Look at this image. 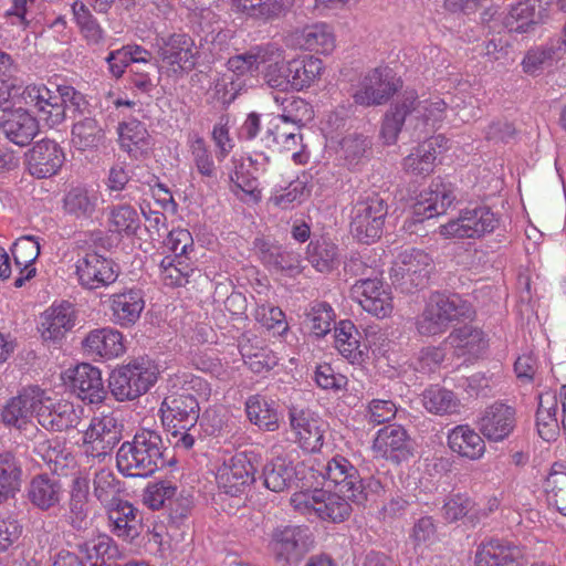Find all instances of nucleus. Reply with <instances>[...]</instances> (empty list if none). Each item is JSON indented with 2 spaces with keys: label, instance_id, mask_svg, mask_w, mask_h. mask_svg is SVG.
<instances>
[{
  "label": "nucleus",
  "instance_id": "nucleus-47",
  "mask_svg": "<svg viewBox=\"0 0 566 566\" xmlns=\"http://www.w3.org/2000/svg\"><path fill=\"white\" fill-rule=\"evenodd\" d=\"M107 230L120 238L135 237L140 229L137 210L127 203L113 205L107 208Z\"/></svg>",
  "mask_w": 566,
  "mask_h": 566
},
{
  "label": "nucleus",
  "instance_id": "nucleus-10",
  "mask_svg": "<svg viewBox=\"0 0 566 566\" xmlns=\"http://www.w3.org/2000/svg\"><path fill=\"white\" fill-rule=\"evenodd\" d=\"M401 86L400 80L386 65L368 71L361 78L353 98L357 105L377 106L387 103Z\"/></svg>",
  "mask_w": 566,
  "mask_h": 566
},
{
  "label": "nucleus",
  "instance_id": "nucleus-43",
  "mask_svg": "<svg viewBox=\"0 0 566 566\" xmlns=\"http://www.w3.org/2000/svg\"><path fill=\"white\" fill-rule=\"evenodd\" d=\"M11 252L15 268L19 270L14 286L21 287L36 273L34 262L40 254V243L34 237H21L13 243Z\"/></svg>",
  "mask_w": 566,
  "mask_h": 566
},
{
  "label": "nucleus",
  "instance_id": "nucleus-8",
  "mask_svg": "<svg viewBox=\"0 0 566 566\" xmlns=\"http://www.w3.org/2000/svg\"><path fill=\"white\" fill-rule=\"evenodd\" d=\"M387 214L388 205L377 193L357 200L350 211L352 235L364 244L376 242L382 234Z\"/></svg>",
  "mask_w": 566,
  "mask_h": 566
},
{
  "label": "nucleus",
  "instance_id": "nucleus-12",
  "mask_svg": "<svg viewBox=\"0 0 566 566\" xmlns=\"http://www.w3.org/2000/svg\"><path fill=\"white\" fill-rule=\"evenodd\" d=\"M294 442L306 452H318L324 446L328 423L310 409L292 407L289 410Z\"/></svg>",
  "mask_w": 566,
  "mask_h": 566
},
{
  "label": "nucleus",
  "instance_id": "nucleus-63",
  "mask_svg": "<svg viewBox=\"0 0 566 566\" xmlns=\"http://www.w3.org/2000/svg\"><path fill=\"white\" fill-rule=\"evenodd\" d=\"M105 133L98 122L92 117H85L72 127V144L82 150L95 148L103 143Z\"/></svg>",
  "mask_w": 566,
  "mask_h": 566
},
{
  "label": "nucleus",
  "instance_id": "nucleus-55",
  "mask_svg": "<svg viewBox=\"0 0 566 566\" xmlns=\"http://www.w3.org/2000/svg\"><path fill=\"white\" fill-rule=\"evenodd\" d=\"M80 552L82 566H107L116 557L117 546L107 535H99L85 542Z\"/></svg>",
  "mask_w": 566,
  "mask_h": 566
},
{
  "label": "nucleus",
  "instance_id": "nucleus-34",
  "mask_svg": "<svg viewBox=\"0 0 566 566\" xmlns=\"http://www.w3.org/2000/svg\"><path fill=\"white\" fill-rule=\"evenodd\" d=\"M90 515V479L86 474H76L71 482L66 520L75 530H84L88 525Z\"/></svg>",
  "mask_w": 566,
  "mask_h": 566
},
{
  "label": "nucleus",
  "instance_id": "nucleus-62",
  "mask_svg": "<svg viewBox=\"0 0 566 566\" xmlns=\"http://www.w3.org/2000/svg\"><path fill=\"white\" fill-rule=\"evenodd\" d=\"M274 50H276L280 55H274L275 57L266 61L262 76L271 88L287 92L290 91V72L287 71L290 61H285V51L275 43Z\"/></svg>",
  "mask_w": 566,
  "mask_h": 566
},
{
  "label": "nucleus",
  "instance_id": "nucleus-6",
  "mask_svg": "<svg viewBox=\"0 0 566 566\" xmlns=\"http://www.w3.org/2000/svg\"><path fill=\"white\" fill-rule=\"evenodd\" d=\"M346 496L323 489H307L295 492L290 499L293 509L307 517L316 516L323 521L340 523L352 513Z\"/></svg>",
  "mask_w": 566,
  "mask_h": 566
},
{
  "label": "nucleus",
  "instance_id": "nucleus-61",
  "mask_svg": "<svg viewBox=\"0 0 566 566\" xmlns=\"http://www.w3.org/2000/svg\"><path fill=\"white\" fill-rule=\"evenodd\" d=\"M190 158L197 172L208 179L217 176V167L206 140L198 134L190 135L187 140Z\"/></svg>",
  "mask_w": 566,
  "mask_h": 566
},
{
  "label": "nucleus",
  "instance_id": "nucleus-18",
  "mask_svg": "<svg viewBox=\"0 0 566 566\" xmlns=\"http://www.w3.org/2000/svg\"><path fill=\"white\" fill-rule=\"evenodd\" d=\"M22 98L49 127H55L64 122V106L55 90H50L42 83L30 84L23 90Z\"/></svg>",
  "mask_w": 566,
  "mask_h": 566
},
{
  "label": "nucleus",
  "instance_id": "nucleus-19",
  "mask_svg": "<svg viewBox=\"0 0 566 566\" xmlns=\"http://www.w3.org/2000/svg\"><path fill=\"white\" fill-rule=\"evenodd\" d=\"M476 426L489 441H503L516 427V410L512 406L495 401L481 412Z\"/></svg>",
  "mask_w": 566,
  "mask_h": 566
},
{
  "label": "nucleus",
  "instance_id": "nucleus-13",
  "mask_svg": "<svg viewBox=\"0 0 566 566\" xmlns=\"http://www.w3.org/2000/svg\"><path fill=\"white\" fill-rule=\"evenodd\" d=\"M75 275L83 289L94 291L116 282L118 271L112 259L97 252H86L75 262Z\"/></svg>",
  "mask_w": 566,
  "mask_h": 566
},
{
  "label": "nucleus",
  "instance_id": "nucleus-22",
  "mask_svg": "<svg viewBox=\"0 0 566 566\" xmlns=\"http://www.w3.org/2000/svg\"><path fill=\"white\" fill-rule=\"evenodd\" d=\"M454 187L441 180H433L422 190L413 205V216L418 221L444 214L455 201Z\"/></svg>",
  "mask_w": 566,
  "mask_h": 566
},
{
  "label": "nucleus",
  "instance_id": "nucleus-17",
  "mask_svg": "<svg viewBox=\"0 0 566 566\" xmlns=\"http://www.w3.org/2000/svg\"><path fill=\"white\" fill-rule=\"evenodd\" d=\"M107 303L112 323L122 328L135 326L146 306L143 290L135 286L111 294Z\"/></svg>",
  "mask_w": 566,
  "mask_h": 566
},
{
  "label": "nucleus",
  "instance_id": "nucleus-35",
  "mask_svg": "<svg viewBox=\"0 0 566 566\" xmlns=\"http://www.w3.org/2000/svg\"><path fill=\"white\" fill-rule=\"evenodd\" d=\"M447 342L454 349L459 357L476 358L489 348L486 333L473 325H463L454 328L448 336Z\"/></svg>",
  "mask_w": 566,
  "mask_h": 566
},
{
  "label": "nucleus",
  "instance_id": "nucleus-64",
  "mask_svg": "<svg viewBox=\"0 0 566 566\" xmlns=\"http://www.w3.org/2000/svg\"><path fill=\"white\" fill-rule=\"evenodd\" d=\"M192 272L189 258L165 256L160 262V279L167 286H182Z\"/></svg>",
  "mask_w": 566,
  "mask_h": 566
},
{
  "label": "nucleus",
  "instance_id": "nucleus-7",
  "mask_svg": "<svg viewBox=\"0 0 566 566\" xmlns=\"http://www.w3.org/2000/svg\"><path fill=\"white\" fill-rule=\"evenodd\" d=\"M314 534L305 525H279L270 534L268 552L284 566L297 564L314 547Z\"/></svg>",
  "mask_w": 566,
  "mask_h": 566
},
{
  "label": "nucleus",
  "instance_id": "nucleus-25",
  "mask_svg": "<svg viewBox=\"0 0 566 566\" xmlns=\"http://www.w3.org/2000/svg\"><path fill=\"white\" fill-rule=\"evenodd\" d=\"M85 354L94 359L111 360L126 352L124 335L114 327L95 328L82 340Z\"/></svg>",
  "mask_w": 566,
  "mask_h": 566
},
{
  "label": "nucleus",
  "instance_id": "nucleus-9",
  "mask_svg": "<svg viewBox=\"0 0 566 566\" xmlns=\"http://www.w3.org/2000/svg\"><path fill=\"white\" fill-rule=\"evenodd\" d=\"M122 438V424L114 412L94 416L82 432L81 449L87 458L99 462L111 457Z\"/></svg>",
  "mask_w": 566,
  "mask_h": 566
},
{
  "label": "nucleus",
  "instance_id": "nucleus-26",
  "mask_svg": "<svg viewBox=\"0 0 566 566\" xmlns=\"http://www.w3.org/2000/svg\"><path fill=\"white\" fill-rule=\"evenodd\" d=\"M159 54L164 65L177 74L195 67L198 50L190 35L178 33L164 42Z\"/></svg>",
  "mask_w": 566,
  "mask_h": 566
},
{
  "label": "nucleus",
  "instance_id": "nucleus-28",
  "mask_svg": "<svg viewBox=\"0 0 566 566\" xmlns=\"http://www.w3.org/2000/svg\"><path fill=\"white\" fill-rule=\"evenodd\" d=\"M373 451L377 457L396 462L409 458L411 448L406 429L398 424L379 429L373 442Z\"/></svg>",
  "mask_w": 566,
  "mask_h": 566
},
{
  "label": "nucleus",
  "instance_id": "nucleus-52",
  "mask_svg": "<svg viewBox=\"0 0 566 566\" xmlns=\"http://www.w3.org/2000/svg\"><path fill=\"white\" fill-rule=\"evenodd\" d=\"M73 20L87 45H99L104 42L106 32L88 7L81 0L71 6Z\"/></svg>",
  "mask_w": 566,
  "mask_h": 566
},
{
  "label": "nucleus",
  "instance_id": "nucleus-1",
  "mask_svg": "<svg viewBox=\"0 0 566 566\" xmlns=\"http://www.w3.org/2000/svg\"><path fill=\"white\" fill-rule=\"evenodd\" d=\"M211 395L210 384L195 375H185L180 390L168 395L159 408L164 427L177 437L180 430H189L199 418L198 398L208 399Z\"/></svg>",
  "mask_w": 566,
  "mask_h": 566
},
{
  "label": "nucleus",
  "instance_id": "nucleus-54",
  "mask_svg": "<svg viewBox=\"0 0 566 566\" xmlns=\"http://www.w3.org/2000/svg\"><path fill=\"white\" fill-rule=\"evenodd\" d=\"M544 492L549 506L566 516V464L555 462L544 481Z\"/></svg>",
  "mask_w": 566,
  "mask_h": 566
},
{
  "label": "nucleus",
  "instance_id": "nucleus-42",
  "mask_svg": "<svg viewBox=\"0 0 566 566\" xmlns=\"http://www.w3.org/2000/svg\"><path fill=\"white\" fill-rule=\"evenodd\" d=\"M545 15L541 0H522L511 7L503 23L510 32L526 33L542 22Z\"/></svg>",
  "mask_w": 566,
  "mask_h": 566
},
{
  "label": "nucleus",
  "instance_id": "nucleus-45",
  "mask_svg": "<svg viewBox=\"0 0 566 566\" xmlns=\"http://www.w3.org/2000/svg\"><path fill=\"white\" fill-rule=\"evenodd\" d=\"M296 39L301 49L317 54L328 55L336 48L334 31L324 22L304 27L297 32Z\"/></svg>",
  "mask_w": 566,
  "mask_h": 566
},
{
  "label": "nucleus",
  "instance_id": "nucleus-23",
  "mask_svg": "<svg viewBox=\"0 0 566 566\" xmlns=\"http://www.w3.org/2000/svg\"><path fill=\"white\" fill-rule=\"evenodd\" d=\"M43 400L36 409V419L46 430L64 431L75 428L80 423L83 413L82 407H75L67 400L53 402L45 392Z\"/></svg>",
  "mask_w": 566,
  "mask_h": 566
},
{
  "label": "nucleus",
  "instance_id": "nucleus-21",
  "mask_svg": "<svg viewBox=\"0 0 566 566\" xmlns=\"http://www.w3.org/2000/svg\"><path fill=\"white\" fill-rule=\"evenodd\" d=\"M66 379L77 397L87 403H102L106 398L99 368L82 363L65 371Z\"/></svg>",
  "mask_w": 566,
  "mask_h": 566
},
{
  "label": "nucleus",
  "instance_id": "nucleus-49",
  "mask_svg": "<svg viewBox=\"0 0 566 566\" xmlns=\"http://www.w3.org/2000/svg\"><path fill=\"white\" fill-rule=\"evenodd\" d=\"M97 205V191L84 187L71 188L63 198L64 213L80 220L91 219Z\"/></svg>",
  "mask_w": 566,
  "mask_h": 566
},
{
  "label": "nucleus",
  "instance_id": "nucleus-30",
  "mask_svg": "<svg viewBox=\"0 0 566 566\" xmlns=\"http://www.w3.org/2000/svg\"><path fill=\"white\" fill-rule=\"evenodd\" d=\"M64 163V153L53 140L42 139L33 145L28 154V168L36 178L55 175Z\"/></svg>",
  "mask_w": 566,
  "mask_h": 566
},
{
  "label": "nucleus",
  "instance_id": "nucleus-3",
  "mask_svg": "<svg viewBox=\"0 0 566 566\" xmlns=\"http://www.w3.org/2000/svg\"><path fill=\"white\" fill-rule=\"evenodd\" d=\"M475 316L472 304L459 295L434 294L416 318V329L421 336H438L446 333L453 321L471 319Z\"/></svg>",
  "mask_w": 566,
  "mask_h": 566
},
{
  "label": "nucleus",
  "instance_id": "nucleus-44",
  "mask_svg": "<svg viewBox=\"0 0 566 566\" xmlns=\"http://www.w3.org/2000/svg\"><path fill=\"white\" fill-rule=\"evenodd\" d=\"M335 348L352 364H363L366 352L360 343V333L349 319L338 322L334 331Z\"/></svg>",
  "mask_w": 566,
  "mask_h": 566
},
{
  "label": "nucleus",
  "instance_id": "nucleus-39",
  "mask_svg": "<svg viewBox=\"0 0 566 566\" xmlns=\"http://www.w3.org/2000/svg\"><path fill=\"white\" fill-rule=\"evenodd\" d=\"M287 71L290 90L301 92L318 83L325 72V64L314 55H305L290 60Z\"/></svg>",
  "mask_w": 566,
  "mask_h": 566
},
{
  "label": "nucleus",
  "instance_id": "nucleus-46",
  "mask_svg": "<svg viewBox=\"0 0 566 566\" xmlns=\"http://www.w3.org/2000/svg\"><path fill=\"white\" fill-rule=\"evenodd\" d=\"M298 465L285 457H277L263 470L264 485L273 492H283L298 479Z\"/></svg>",
  "mask_w": 566,
  "mask_h": 566
},
{
  "label": "nucleus",
  "instance_id": "nucleus-24",
  "mask_svg": "<svg viewBox=\"0 0 566 566\" xmlns=\"http://www.w3.org/2000/svg\"><path fill=\"white\" fill-rule=\"evenodd\" d=\"M526 563L523 547L502 539L482 543L474 556L475 566H525Z\"/></svg>",
  "mask_w": 566,
  "mask_h": 566
},
{
  "label": "nucleus",
  "instance_id": "nucleus-36",
  "mask_svg": "<svg viewBox=\"0 0 566 566\" xmlns=\"http://www.w3.org/2000/svg\"><path fill=\"white\" fill-rule=\"evenodd\" d=\"M291 4L292 0H230L235 14L263 23L282 17Z\"/></svg>",
  "mask_w": 566,
  "mask_h": 566
},
{
  "label": "nucleus",
  "instance_id": "nucleus-5",
  "mask_svg": "<svg viewBox=\"0 0 566 566\" xmlns=\"http://www.w3.org/2000/svg\"><path fill=\"white\" fill-rule=\"evenodd\" d=\"M499 224L500 218L490 207H465L440 224L437 233L446 240H480L493 233Z\"/></svg>",
  "mask_w": 566,
  "mask_h": 566
},
{
  "label": "nucleus",
  "instance_id": "nucleus-59",
  "mask_svg": "<svg viewBox=\"0 0 566 566\" xmlns=\"http://www.w3.org/2000/svg\"><path fill=\"white\" fill-rule=\"evenodd\" d=\"M412 96H402L394 108L386 114L381 126V138L386 145H394L406 120L409 122L408 107L412 105Z\"/></svg>",
  "mask_w": 566,
  "mask_h": 566
},
{
  "label": "nucleus",
  "instance_id": "nucleus-2",
  "mask_svg": "<svg viewBox=\"0 0 566 566\" xmlns=\"http://www.w3.org/2000/svg\"><path fill=\"white\" fill-rule=\"evenodd\" d=\"M161 437L153 430L138 431L132 441L124 442L116 454L119 472L127 476H149L161 462Z\"/></svg>",
  "mask_w": 566,
  "mask_h": 566
},
{
  "label": "nucleus",
  "instance_id": "nucleus-38",
  "mask_svg": "<svg viewBox=\"0 0 566 566\" xmlns=\"http://www.w3.org/2000/svg\"><path fill=\"white\" fill-rule=\"evenodd\" d=\"M111 532L125 542H133L140 533L137 510L127 501L106 507Z\"/></svg>",
  "mask_w": 566,
  "mask_h": 566
},
{
  "label": "nucleus",
  "instance_id": "nucleus-50",
  "mask_svg": "<svg viewBox=\"0 0 566 566\" xmlns=\"http://www.w3.org/2000/svg\"><path fill=\"white\" fill-rule=\"evenodd\" d=\"M117 133L120 148L132 157L138 158L150 146V135L139 120L132 119L120 123Z\"/></svg>",
  "mask_w": 566,
  "mask_h": 566
},
{
  "label": "nucleus",
  "instance_id": "nucleus-40",
  "mask_svg": "<svg viewBox=\"0 0 566 566\" xmlns=\"http://www.w3.org/2000/svg\"><path fill=\"white\" fill-rule=\"evenodd\" d=\"M432 258L423 250L409 248L401 251L396 265L403 276H408L416 286L424 285L432 270Z\"/></svg>",
  "mask_w": 566,
  "mask_h": 566
},
{
  "label": "nucleus",
  "instance_id": "nucleus-60",
  "mask_svg": "<svg viewBox=\"0 0 566 566\" xmlns=\"http://www.w3.org/2000/svg\"><path fill=\"white\" fill-rule=\"evenodd\" d=\"M93 488L94 496L105 509L123 501L120 499L123 492L122 483L114 472L108 469H101L95 473Z\"/></svg>",
  "mask_w": 566,
  "mask_h": 566
},
{
  "label": "nucleus",
  "instance_id": "nucleus-15",
  "mask_svg": "<svg viewBox=\"0 0 566 566\" xmlns=\"http://www.w3.org/2000/svg\"><path fill=\"white\" fill-rule=\"evenodd\" d=\"M450 149V140L442 134L424 139L402 158L401 169L410 176L427 177L434 171L439 155Z\"/></svg>",
  "mask_w": 566,
  "mask_h": 566
},
{
  "label": "nucleus",
  "instance_id": "nucleus-11",
  "mask_svg": "<svg viewBox=\"0 0 566 566\" xmlns=\"http://www.w3.org/2000/svg\"><path fill=\"white\" fill-rule=\"evenodd\" d=\"M350 297L366 313L377 318L390 317L395 305L392 290L380 279H360L350 287Z\"/></svg>",
  "mask_w": 566,
  "mask_h": 566
},
{
  "label": "nucleus",
  "instance_id": "nucleus-58",
  "mask_svg": "<svg viewBox=\"0 0 566 566\" xmlns=\"http://www.w3.org/2000/svg\"><path fill=\"white\" fill-rule=\"evenodd\" d=\"M307 258L319 272H331L339 265L338 247L332 240L324 237L310 242Z\"/></svg>",
  "mask_w": 566,
  "mask_h": 566
},
{
  "label": "nucleus",
  "instance_id": "nucleus-29",
  "mask_svg": "<svg viewBox=\"0 0 566 566\" xmlns=\"http://www.w3.org/2000/svg\"><path fill=\"white\" fill-rule=\"evenodd\" d=\"M76 312L71 303L53 304L41 315L39 332L43 340L57 342L72 331Z\"/></svg>",
  "mask_w": 566,
  "mask_h": 566
},
{
  "label": "nucleus",
  "instance_id": "nucleus-56",
  "mask_svg": "<svg viewBox=\"0 0 566 566\" xmlns=\"http://www.w3.org/2000/svg\"><path fill=\"white\" fill-rule=\"evenodd\" d=\"M421 400L428 412L439 416L457 413L461 406L453 391L439 385L427 388L421 395Z\"/></svg>",
  "mask_w": 566,
  "mask_h": 566
},
{
  "label": "nucleus",
  "instance_id": "nucleus-57",
  "mask_svg": "<svg viewBox=\"0 0 566 566\" xmlns=\"http://www.w3.org/2000/svg\"><path fill=\"white\" fill-rule=\"evenodd\" d=\"M22 469L13 453L0 452V503L14 497L21 488Z\"/></svg>",
  "mask_w": 566,
  "mask_h": 566
},
{
  "label": "nucleus",
  "instance_id": "nucleus-53",
  "mask_svg": "<svg viewBox=\"0 0 566 566\" xmlns=\"http://www.w3.org/2000/svg\"><path fill=\"white\" fill-rule=\"evenodd\" d=\"M245 411L249 420L265 431H275L280 427L279 413L274 402L265 397L254 395L248 398Z\"/></svg>",
  "mask_w": 566,
  "mask_h": 566
},
{
  "label": "nucleus",
  "instance_id": "nucleus-37",
  "mask_svg": "<svg viewBox=\"0 0 566 566\" xmlns=\"http://www.w3.org/2000/svg\"><path fill=\"white\" fill-rule=\"evenodd\" d=\"M447 443L453 453L471 461L480 460L486 451L483 438L469 424H458L449 430Z\"/></svg>",
  "mask_w": 566,
  "mask_h": 566
},
{
  "label": "nucleus",
  "instance_id": "nucleus-32",
  "mask_svg": "<svg viewBox=\"0 0 566 566\" xmlns=\"http://www.w3.org/2000/svg\"><path fill=\"white\" fill-rule=\"evenodd\" d=\"M268 145L276 147L280 150L293 151V160L296 164L306 163L307 158L296 148L302 143L300 128L282 118L280 115L274 116L268 124L265 136Z\"/></svg>",
  "mask_w": 566,
  "mask_h": 566
},
{
  "label": "nucleus",
  "instance_id": "nucleus-31",
  "mask_svg": "<svg viewBox=\"0 0 566 566\" xmlns=\"http://www.w3.org/2000/svg\"><path fill=\"white\" fill-rule=\"evenodd\" d=\"M178 488L170 481L164 480L149 484L143 495L144 504L151 510L167 505L176 517H186L190 512L188 497L175 499Z\"/></svg>",
  "mask_w": 566,
  "mask_h": 566
},
{
  "label": "nucleus",
  "instance_id": "nucleus-33",
  "mask_svg": "<svg viewBox=\"0 0 566 566\" xmlns=\"http://www.w3.org/2000/svg\"><path fill=\"white\" fill-rule=\"evenodd\" d=\"M29 502L40 511L57 507L64 496V488L60 479L42 473L33 476L27 489Z\"/></svg>",
  "mask_w": 566,
  "mask_h": 566
},
{
  "label": "nucleus",
  "instance_id": "nucleus-20",
  "mask_svg": "<svg viewBox=\"0 0 566 566\" xmlns=\"http://www.w3.org/2000/svg\"><path fill=\"white\" fill-rule=\"evenodd\" d=\"M44 390L38 386L23 389L21 394L7 401L1 411V420L7 427L25 429L32 416L44 400Z\"/></svg>",
  "mask_w": 566,
  "mask_h": 566
},
{
  "label": "nucleus",
  "instance_id": "nucleus-4",
  "mask_svg": "<svg viewBox=\"0 0 566 566\" xmlns=\"http://www.w3.org/2000/svg\"><path fill=\"white\" fill-rule=\"evenodd\" d=\"M159 370L148 358H137L115 368L108 387L117 401L134 400L146 394L157 381Z\"/></svg>",
  "mask_w": 566,
  "mask_h": 566
},
{
  "label": "nucleus",
  "instance_id": "nucleus-16",
  "mask_svg": "<svg viewBox=\"0 0 566 566\" xmlns=\"http://www.w3.org/2000/svg\"><path fill=\"white\" fill-rule=\"evenodd\" d=\"M255 468L248 454L240 452L224 461L217 470L218 488L226 494L237 496L254 481Z\"/></svg>",
  "mask_w": 566,
  "mask_h": 566
},
{
  "label": "nucleus",
  "instance_id": "nucleus-41",
  "mask_svg": "<svg viewBox=\"0 0 566 566\" xmlns=\"http://www.w3.org/2000/svg\"><path fill=\"white\" fill-rule=\"evenodd\" d=\"M6 137L18 146H27L39 133V123L28 111L19 108L1 123Z\"/></svg>",
  "mask_w": 566,
  "mask_h": 566
},
{
  "label": "nucleus",
  "instance_id": "nucleus-48",
  "mask_svg": "<svg viewBox=\"0 0 566 566\" xmlns=\"http://www.w3.org/2000/svg\"><path fill=\"white\" fill-rule=\"evenodd\" d=\"M280 55L274 50V43H264L250 48L245 53L238 54L228 60V69L237 75L256 72L260 65Z\"/></svg>",
  "mask_w": 566,
  "mask_h": 566
},
{
  "label": "nucleus",
  "instance_id": "nucleus-14",
  "mask_svg": "<svg viewBox=\"0 0 566 566\" xmlns=\"http://www.w3.org/2000/svg\"><path fill=\"white\" fill-rule=\"evenodd\" d=\"M322 475L352 502L363 504L367 500L363 479L358 470L346 458L335 455L328 460Z\"/></svg>",
  "mask_w": 566,
  "mask_h": 566
},
{
  "label": "nucleus",
  "instance_id": "nucleus-51",
  "mask_svg": "<svg viewBox=\"0 0 566 566\" xmlns=\"http://www.w3.org/2000/svg\"><path fill=\"white\" fill-rule=\"evenodd\" d=\"M232 192L245 203H258L262 199V190L258 178L252 172L251 164H239L230 174Z\"/></svg>",
  "mask_w": 566,
  "mask_h": 566
},
{
  "label": "nucleus",
  "instance_id": "nucleus-27",
  "mask_svg": "<svg viewBox=\"0 0 566 566\" xmlns=\"http://www.w3.org/2000/svg\"><path fill=\"white\" fill-rule=\"evenodd\" d=\"M402 96H412L413 103L408 107L409 123L415 129L420 128L422 132L436 130L447 117L448 103L439 97L433 96L423 101H418L416 92H406Z\"/></svg>",
  "mask_w": 566,
  "mask_h": 566
}]
</instances>
